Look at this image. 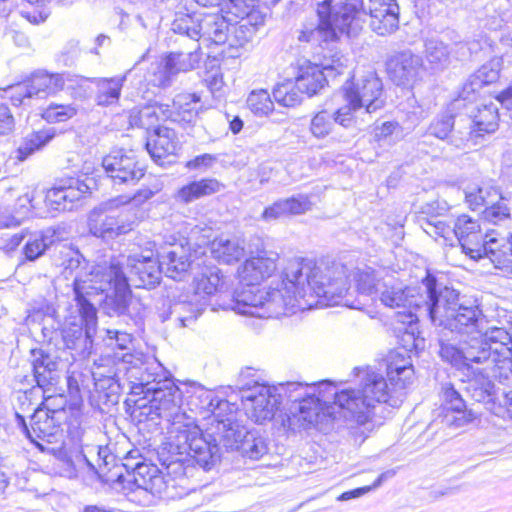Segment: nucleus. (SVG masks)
Instances as JSON below:
<instances>
[{"mask_svg": "<svg viewBox=\"0 0 512 512\" xmlns=\"http://www.w3.org/2000/svg\"><path fill=\"white\" fill-rule=\"evenodd\" d=\"M438 355L467 377L464 389L471 399L495 409L498 389L494 381L512 379V336L505 328L493 326L481 336L459 341L442 336Z\"/></svg>", "mask_w": 512, "mask_h": 512, "instance_id": "f257e3e1", "label": "nucleus"}, {"mask_svg": "<svg viewBox=\"0 0 512 512\" xmlns=\"http://www.w3.org/2000/svg\"><path fill=\"white\" fill-rule=\"evenodd\" d=\"M320 275L315 270V262L308 259H292L288 261L282 274V288L270 287L268 290L261 289L259 284L241 283V288L234 293V309L243 315L260 318H271L281 314L287 307L294 308L296 305H313V295H335L339 296L344 291L343 286H337L332 282L324 286L323 282L317 280Z\"/></svg>", "mask_w": 512, "mask_h": 512, "instance_id": "f03ea898", "label": "nucleus"}, {"mask_svg": "<svg viewBox=\"0 0 512 512\" xmlns=\"http://www.w3.org/2000/svg\"><path fill=\"white\" fill-rule=\"evenodd\" d=\"M169 456L163 460L169 475L188 477L195 464L205 471L213 469L224 452L236 451L246 427L232 416L214 419L202 431L197 425H175L170 431Z\"/></svg>", "mask_w": 512, "mask_h": 512, "instance_id": "7ed1b4c3", "label": "nucleus"}, {"mask_svg": "<svg viewBox=\"0 0 512 512\" xmlns=\"http://www.w3.org/2000/svg\"><path fill=\"white\" fill-rule=\"evenodd\" d=\"M416 299L418 320L428 318L434 326L442 328L438 341L442 336L457 341L449 338L448 333L481 336L491 328L476 301L460 296L429 272L421 281Z\"/></svg>", "mask_w": 512, "mask_h": 512, "instance_id": "20e7f679", "label": "nucleus"}, {"mask_svg": "<svg viewBox=\"0 0 512 512\" xmlns=\"http://www.w3.org/2000/svg\"><path fill=\"white\" fill-rule=\"evenodd\" d=\"M361 381L358 390L342 389L335 386L334 404L347 410L359 424L373 420L377 407L386 404L392 408L399 407L405 397V388L412 382L414 369L410 359L390 361L387 374L391 384L388 386L385 377L372 369L355 368Z\"/></svg>", "mask_w": 512, "mask_h": 512, "instance_id": "39448f33", "label": "nucleus"}, {"mask_svg": "<svg viewBox=\"0 0 512 512\" xmlns=\"http://www.w3.org/2000/svg\"><path fill=\"white\" fill-rule=\"evenodd\" d=\"M280 394V404L287 406L282 425L298 431L318 423L321 414H331L334 404L335 385L330 381L317 384L286 382L275 385Z\"/></svg>", "mask_w": 512, "mask_h": 512, "instance_id": "423d86ee", "label": "nucleus"}, {"mask_svg": "<svg viewBox=\"0 0 512 512\" xmlns=\"http://www.w3.org/2000/svg\"><path fill=\"white\" fill-rule=\"evenodd\" d=\"M142 376L145 380L136 382L133 394H143V399L149 403L150 413L167 421L174 419L185 398V388L176 385L168 371L155 358L146 362Z\"/></svg>", "mask_w": 512, "mask_h": 512, "instance_id": "0eeeda50", "label": "nucleus"}, {"mask_svg": "<svg viewBox=\"0 0 512 512\" xmlns=\"http://www.w3.org/2000/svg\"><path fill=\"white\" fill-rule=\"evenodd\" d=\"M318 24H311V44L333 42L339 34L352 37L367 15L363 0H323L317 5Z\"/></svg>", "mask_w": 512, "mask_h": 512, "instance_id": "6e6552de", "label": "nucleus"}, {"mask_svg": "<svg viewBox=\"0 0 512 512\" xmlns=\"http://www.w3.org/2000/svg\"><path fill=\"white\" fill-rule=\"evenodd\" d=\"M315 270L319 272L320 275L317 276V280L323 282V285L326 287L330 285L332 282H335L337 286H343V292L341 295H313V299L317 298L316 303H321L325 305H335L340 301L344 300V304L354 309H361L365 303L360 300H356L355 302H349L347 299L348 291H349V279L353 277V280L356 283L357 292L361 296H369L373 297L376 295L383 286L382 277L379 272L374 270L371 267L364 266L362 268L357 267L353 270H348L346 265L343 264H333L332 266H323L317 265L315 263Z\"/></svg>", "mask_w": 512, "mask_h": 512, "instance_id": "1a4fd4ad", "label": "nucleus"}, {"mask_svg": "<svg viewBox=\"0 0 512 512\" xmlns=\"http://www.w3.org/2000/svg\"><path fill=\"white\" fill-rule=\"evenodd\" d=\"M451 110H461L453 140L457 148L465 147L469 142L476 145L479 137L493 133L498 128V106L493 102H478L477 94L474 98L462 99L459 106H456L455 99L451 103Z\"/></svg>", "mask_w": 512, "mask_h": 512, "instance_id": "9d476101", "label": "nucleus"}, {"mask_svg": "<svg viewBox=\"0 0 512 512\" xmlns=\"http://www.w3.org/2000/svg\"><path fill=\"white\" fill-rule=\"evenodd\" d=\"M66 418L63 408H50L48 399L38 406L30 417L29 424L25 418L16 413L17 426L26 438L41 452L63 440L62 423Z\"/></svg>", "mask_w": 512, "mask_h": 512, "instance_id": "9b49d317", "label": "nucleus"}, {"mask_svg": "<svg viewBox=\"0 0 512 512\" xmlns=\"http://www.w3.org/2000/svg\"><path fill=\"white\" fill-rule=\"evenodd\" d=\"M249 374L250 369L240 374L236 388L247 417L257 424H264L271 421L280 410V394L277 393L275 385L249 379Z\"/></svg>", "mask_w": 512, "mask_h": 512, "instance_id": "f8f14e48", "label": "nucleus"}, {"mask_svg": "<svg viewBox=\"0 0 512 512\" xmlns=\"http://www.w3.org/2000/svg\"><path fill=\"white\" fill-rule=\"evenodd\" d=\"M78 302L80 318L67 321L54 337H60L63 347L74 351L73 357L85 358L92 353L93 337L96 333L97 310L85 297Z\"/></svg>", "mask_w": 512, "mask_h": 512, "instance_id": "ddd939ff", "label": "nucleus"}, {"mask_svg": "<svg viewBox=\"0 0 512 512\" xmlns=\"http://www.w3.org/2000/svg\"><path fill=\"white\" fill-rule=\"evenodd\" d=\"M96 277H101L98 284L89 285V288L107 293L103 308L109 316L126 315L129 308L128 301L131 296L130 284L127 274L123 271V262L118 259H111L109 265L99 266Z\"/></svg>", "mask_w": 512, "mask_h": 512, "instance_id": "4468645a", "label": "nucleus"}, {"mask_svg": "<svg viewBox=\"0 0 512 512\" xmlns=\"http://www.w3.org/2000/svg\"><path fill=\"white\" fill-rule=\"evenodd\" d=\"M418 290L419 286L406 287L403 289L401 287L388 286L386 283H383L382 289L379 291L381 303L386 307L399 309L397 312L398 321L403 324H408V328L402 337L407 350L417 349L420 342L424 341L418 337L416 338L414 335L413 324L418 321V304L416 299Z\"/></svg>", "mask_w": 512, "mask_h": 512, "instance_id": "2eb2a0df", "label": "nucleus"}, {"mask_svg": "<svg viewBox=\"0 0 512 512\" xmlns=\"http://www.w3.org/2000/svg\"><path fill=\"white\" fill-rule=\"evenodd\" d=\"M344 99L347 102L345 108L349 113L365 108L366 114H371L381 109L385 100L383 96V84L374 71H368L360 77H353L343 86Z\"/></svg>", "mask_w": 512, "mask_h": 512, "instance_id": "dca6fc26", "label": "nucleus"}, {"mask_svg": "<svg viewBox=\"0 0 512 512\" xmlns=\"http://www.w3.org/2000/svg\"><path fill=\"white\" fill-rule=\"evenodd\" d=\"M201 55V47L197 41L189 42L185 49L168 53L156 65L154 78L151 80L153 85L157 87L170 86L177 74L197 68Z\"/></svg>", "mask_w": 512, "mask_h": 512, "instance_id": "f3484780", "label": "nucleus"}, {"mask_svg": "<svg viewBox=\"0 0 512 512\" xmlns=\"http://www.w3.org/2000/svg\"><path fill=\"white\" fill-rule=\"evenodd\" d=\"M150 358H146L141 353H118L106 355L94 361V368L105 369L104 374L127 380L128 392L133 394L136 382L143 380L142 373L145 369L146 362ZM145 380V377H144Z\"/></svg>", "mask_w": 512, "mask_h": 512, "instance_id": "a211bd4d", "label": "nucleus"}, {"mask_svg": "<svg viewBox=\"0 0 512 512\" xmlns=\"http://www.w3.org/2000/svg\"><path fill=\"white\" fill-rule=\"evenodd\" d=\"M86 77L65 73H48L37 71L28 79L32 93L37 97L53 95L62 90H68L75 99L86 97Z\"/></svg>", "mask_w": 512, "mask_h": 512, "instance_id": "6ab92c4d", "label": "nucleus"}, {"mask_svg": "<svg viewBox=\"0 0 512 512\" xmlns=\"http://www.w3.org/2000/svg\"><path fill=\"white\" fill-rule=\"evenodd\" d=\"M123 262L129 274L127 280L130 285L136 288L153 289L160 284L162 270L158 259H154L151 249L141 253H133L127 257H113Z\"/></svg>", "mask_w": 512, "mask_h": 512, "instance_id": "aec40b11", "label": "nucleus"}, {"mask_svg": "<svg viewBox=\"0 0 512 512\" xmlns=\"http://www.w3.org/2000/svg\"><path fill=\"white\" fill-rule=\"evenodd\" d=\"M102 167L114 185H134L144 174V166L137 160L133 151L123 148L112 149L102 159Z\"/></svg>", "mask_w": 512, "mask_h": 512, "instance_id": "412c9836", "label": "nucleus"}, {"mask_svg": "<svg viewBox=\"0 0 512 512\" xmlns=\"http://www.w3.org/2000/svg\"><path fill=\"white\" fill-rule=\"evenodd\" d=\"M468 256L476 261L489 259L504 275L512 276V234L501 236L492 231L484 235L481 246L468 248Z\"/></svg>", "mask_w": 512, "mask_h": 512, "instance_id": "4be33fe9", "label": "nucleus"}, {"mask_svg": "<svg viewBox=\"0 0 512 512\" xmlns=\"http://www.w3.org/2000/svg\"><path fill=\"white\" fill-rule=\"evenodd\" d=\"M55 264L63 268L65 278L73 277L77 301H79L80 297H84L83 291L89 289V285L86 286L88 282H90V285H95L98 284V280L101 278L96 277L95 274L100 265H97L88 272L87 263L81 253L67 245H62L59 249V257L55 259ZM105 265H109V263H104L102 266Z\"/></svg>", "mask_w": 512, "mask_h": 512, "instance_id": "5701e85b", "label": "nucleus"}, {"mask_svg": "<svg viewBox=\"0 0 512 512\" xmlns=\"http://www.w3.org/2000/svg\"><path fill=\"white\" fill-rule=\"evenodd\" d=\"M439 396L442 401V414L439 418L443 426L463 428L476 420V413L467 408L462 395L451 382L441 384Z\"/></svg>", "mask_w": 512, "mask_h": 512, "instance_id": "b1692460", "label": "nucleus"}, {"mask_svg": "<svg viewBox=\"0 0 512 512\" xmlns=\"http://www.w3.org/2000/svg\"><path fill=\"white\" fill-rule=\"evenodd\" d=\"M185 388V398L191 411L199 412L203 418L213 415L215 419L222 417L223 412L230 409L228 400L219 397L215 391L203 385L191 382L182 383Z\"/></svg>", "mask_w": 512, "mask_h": 512, "instance_id": "393cba45", "label": "nucleus"}, {"mask_svg": "<svg viewBox=\"0 0 512 512\" xmlns=\"http://www.w3.org/2000/svg\"><path fill=\"white\" fill-rule=\"evenodd\" d=\"M387 73L397 86L413 87L423 71L422 58L410 50L392 55L386 63Z\"/></svg>", "mask_w": 512, "mask_h": 512, "instance_id": "a878e982", "label": "nucleus"}, {"mask_svg": "<svg viewBox=\"0 0 512 512\" xmlns=\"http://www.w3.org/2000/svg\"><path fill=\"white\" fill-rule=\"evenodd\" d=\"M89 189V186L78 178L61 180L59 184L47 191L46 206L58 212L72 210L74 202L80 200Z\"/></svg>", "mask_w": 512, "mask_h": 512, "instance_id": "bb28decb", "label": "nucleus"}, {"mask_svg": "<svg viewBox=\"0 0 512 512\" xmlns=\"http://www.w3.org/2000/svg\"><path fill=\"white\" fill-rule=\"evenodd\" d=\"M200 96L196 93H180L168 105V117L171 122L189 128L188 135L195 137V123L199 113Z\"/></svg>", "mask_w": 512, "mask_h": 512, "instance_id": "cd10ccee", "label": "nucleus"}, {"mask_svg": "<svg viewBox=\"0 0 512 512\" xmlns=\"http://www.w3.org/2000/svg\"><path fill=\"white\" fill-rule=\"evenodd\" d=\"M370 26L379 35L395 32L399 27V6L395 0H369Z\"/></svg>", "mask_w": 512, "mask_h": 512, "instance_id": "c85d7f7f", "label": "nucleus"}, {"mask_svg": "<svg viewBox=\"0 0 512 512\" xmlns=\"http://www.w3.org/2000/svg\"><path fill=\"white\" fill-rule=\"evenodd\" d=\"M89 231L92 235L104 240L115 239L133 229L131 222L125 214H92L89 218Z\"/></svg>", "mask_w": 512, "mask_h": 512, "instance_id": "c756f323", "label": "nucleus"}, {"mask_svg": "<svg viewBox=\"0 0 512 512\" xmlns=\"http://www.w3.org/2000/svg\"><path fill=\"white\" fill-rule=\"evenodd\" d=\"M232 19H228L217 10L211 13L201 12L200 39L221 45L227 42L232 30H235Z\"/></svg>", "mask_w": 512, "mask_h": 512, "instance_id": "7c9ffc66", "label": "nucleus"}, {"mask_svg": "<svg viewBox=\"0 0 512 512\" xmlns=\"http://www.w3.org/2000/svg\"><path fill=\"white\" fill-rule=\"evenodd\" d=\"M502 66L501 58H493L483 64L469 79L464 83L458 97L456 98V106L461 104L462 99H470L484 85L494 83L498 80Z\"/></svg>", "mask_w": 512, "mask_h": 512, "instance_id": "2f4dec72", "label": "nucleus"}, {"mask_svg": "<svg viewBox=\"0 0 512 512\" xmlns=\"http://www.w3.org/2000/svg\"><path fill=\"white\" fill-rule=\"evenodd\" d=\"M104 372L103 368L92 369L94 390L99 402L106 406H113L119 402L121 392L128 390L127 380L107 376Z\"/></svg>", "mask_w": 512, "mask_h": 512, "instance_id": "473e14b6", "label": "nucleus"}, {"mask_svg": "<svg viewBox=\"0 0 512 512\" xmlns=\"http://www.w3.org/2000/svg\"><path fill=\"white\" fill-rule=\"evenodd\" d=\"M352 120L353 115L349 113V108H345V106L334 111L323 109L312 117L310 131L314 137L322 139L332 132L335 124L347 128L351 126Z\"/></svg>", "mask_w": 512, "mask_h": 512, "instance_id": "72a5a7b5", "label": "nucleus"}, {"mask_svg": "<svg viewBox=\"0 0 512 512\" xmlns=\"http://www.w3.org/2000/svg\"><path fill=\"white\" fill-rule=\"evenodd\" d=\"M45 453H49L55 456V458L62 464L60 475L67 478H75L79 470L84 469L86 466L92 467V464L88 460L87 456L81 449H70L64 448V441L49 446Z\"/></svg>", "mask_w": 512, "mask_h": 512, "instance_id": "f704fd0d", "label": "nucleus"}, {"mask_svg": "<svg viewBox=\"0 0 512 512\" xmlns=\"http://www.w3.org/2000/svg\"><path fill=\"white\" fill-rule=\"evenodd\" d=\"M145 147L152 159L159 163L167 156L176 153L178 149L176 133L171 128L157 126L148 137Z\"/></svg>", "mask_w": 512, "mask_h": 512, "instance_id": "c9c22d12", "label": "nucleus"}, {"mask_svg": "<svg viewBox=\"0 0 512 512\" xmlns=\"http://www.w3.org/2000/svg\"><path fill=\"white\" fill-rule=\"evenodd\" d=\"M224 189V185L216 178L205 177L193 180L180 187L174 194L177 203L190 204L201 198L212 196Z\"/></svg>", "mask_w": 512, "mask_h": 512, "instance_id": "e433bc0d", "label": "nucleus"}, {"mask_svg": "<svg viewBox=\"0 0 512 512\" xmlns=\"http://www.w3.org/2000/svg\"><path fill=\"white\" fill-rule=\"evenodd\" d=\"M276 270L275 259L263 251L255 257L247 259L238 269L241 283L259 284L270 277Z\"/></svg>", "mask_w": 512, "mask_h": 512, "instance_id": "4c0bfd02", "label": "nucleus"}, {"mask_svg": "<svg viewBox=\"0 0 512 512\" xmlns=\"http://www.w3.org/2000/svg\"><path fill=\"white\" fill-rule=\"evenodd\" d=\"M312 209V202L309 196L298 194L285 199H279L272 205L266 207L262 213L265 221L277 220L291 215L304 214Z\"/></svg>", "mask_w": 512, "mask_h": 512, "instance_id": "58836bf2", "label": "nucleus"}, {"mask_svg": "<svg viewBox=\"0 0 512 512\" xmlns=\"http://www.w3.org/2000/svg\"><path fill=\"white\" fill-rule=\"evenodd\" d=\"M206 301L201 302L197 295L187 297L186 299L175 301L169 305V314H160L162 322L173 318L179 322L181 327L190 326L204 311Z\"/></svg>", "mask_w": 512, "mask_h": 512, "instance_id": "ea45409f", "label": "nucleus"}, {"mask_svg": "<svg viewBox=\"0 0 512 512\" xmlns=\"http://www.w3.org/2000/svg\"><path fill=\"white\" fill-rule=\"evenodd\" d=\"M162 273L167 277L181 281L191 268L192 261L181 246L173 247L171 250L158 256Z\"/></svg>", "mask_w": 512, "mask_h": 512, "instance_id": "a19ab883", "label": "nucleus"}, {"mask_svg": "<svg viewBox=\"0 0 512 512\" xmlns=\"http://www.w3.org/2000/svg\"><path fill=\"white\" fill-rule=\"evenodd\" d=\"M57 240V230L54 228H47L42 231L29 232L25 239L21 253L23 260L21 262H34L42 257L45 252Z\"/></svg>", "mask_w": 512, "mask_h": 512, "instance_id": "79ce46f5", "label": "nucleus"}, {"mask_svg": "<svg viewBox=\"0 0 512 512\" xmlns=\"http://www.w3.org/2000/svg\"><path fill=\"white\" fill-rule=\"evenodd\" d=\"M31 354L33 357L32 367L34 379L37 386L45 391L46 387L56 381L58 369L57 358L43 349H33Z\"/></svg>", "mask_w": 512, "mask_h": 512, "instance_id": "37998d69", "label": "nucleus"}, {"mask_svg": "<svg viewBox=\"0 0 512 512\" xmlns=\"http://www.w3.org/2000/svg\"><path fill=\"white\" fill-rule=\"evenodd\" d=\"M127 71L124 75L110 78H86L96 86L95 102L99 106L108 107L118 103L121 90L127 80Z\"/></svg>", "mask_w": 512, "mask_h": 512, "instance_id": "c03bdc74", "label": "nucleus"}, {"mask_svg": "<svg viewBox=\"0 0 512 512\" xmlns=\"http://www.w3.org/2000/svg\"><path fill=\"white\" fill-rule=\"evenodd\" d=\"M452 232L466 255L469 252L468 248L477 249L483 242L484 236L481 234L478 221L465 214L456 219Z\"/></svg>", "mask_w": 512, "mask_h": 512, "instance_id": "a18cd8bd", "label": "nucleus"}, {"mask_svg": "<svg viewBox=\"0 0 512 512\" xmlns=\"http://www.w3.org/2000/svg\"><path fill=\"white\" fill-rule=\"evenodd\" d=\"M296 81L298 87L311 97L324 88L329 80L320 65L306 61L300 65Z\"/></svg>", "mask_w": 512, "mask_h": 512, "instance_id": "49530a36", "label": "nucleus"}, {"mask_svg": "<svg viewBox=\"0 0 512 512\" xmlns=\"http://www.w3.org/2000/svg\"><path fill=\"white\" fill-rule=\"evenodd\" d=\"M201 25V12L188 10H179L175 13L174 20L171 24L173 32L179 34L182 39H187L188 42L200 40V28Z\"/></svg>", "mask_w": 512, "mask_h": 512, "instance_id": "de8ad7c7", "label": "nucleus"}, {"mask_svg": "<svg viewBox=\"0 0 512 512\" xmlns=\"http://www.w3.org/2000/svg\"><path fill=\"white\" fill-rule=\"evenodd\" d=\"M209 250L214 259L224 264L238 262L244 256V247L240 242L225 236L215 238Z\"/></svg>", "mask_w": 512, "mask_h": 512, "instance_id": "09e8293b", "label": "nucleus"}, {"mask_svg": "<svg viewBox=\"0 0 512 512\" xmlns=\"http://www.w3.org/2000/svg\"><path fill=\"white\" fill-rule=\"evenodd\" d=\"M130 115V122L132 125L149 130L157 127L156 123L160 120H169L168 117V104L153 103L146 105Z\"/></svg>", "mask_w": 512, "mask_h": 512, "instance_id": "8fccbe9b", "label": "nucleus"}, {"mask_svg": "<svg viewBox=\"0 0 512 512\" xmlns=\"http://www.w3.org/2000/svg\"><path fill=\"white\" fill-rule=\"evenodd\" d=\"M54 136L55 131L53 128L42 129L28 134L17 148L15 158L19 161L26 160L30 155L48 144Z\"/></svg>", "mask_w": 512, "mask_h": 512, "instance_id": "3c124183", "label": "nucleus"}, {"mask_svg": "<svg viewBox=\"0 0 512 512\" xmlns=\"http://www.w3.org/2000/svg\"><path fill=\"white\" fill-rule=\"evenodd\" d=\"M236 451L243 457L258 460L268 452V447L266 440L260 435L259 431L246 428L245 436L241 438Z\"/></svg>", "mask_w": 512, "mask_h": 512, "instance_id": "603ef678", "label": "nucleus"}, {"mask_svg": "<svg viewBox=\"0 0 512 512\" xmlns=\"http://www.w3.org/2000/svg\"><path fill=\"white\" fill-rule=\"evenodd\" d=\"M458 117L459 114L455 116L449 113L438 115L429 125L428 134L442 140L447 139L450 144L456 147L453 140L458 128Z\"/></svg>", "mask_w": 512, "mask_h": 512, "instance_id": "864d4df0", "label": "nucleus"}, {"mask_svg": "<svg viewBox=\"0 0 512 512\" xmlns=\"http://www.w3.org/2000/svg\"><path fill=\"white\" fill-rule=\"evenodd\" d=\"M302 88L298 87V83L288 80L284 83L277 84L273 89V97L277 103L284 107H294L302 102Z\"/></svg>", "mask_w": 512, "mask_h": 512, "instance_id": "5fc2aeb1", "label": "nucleus"}, {"mask_svg": "<svg viewBox=\"0 0 512 512\" xmlns=\"http://www.w3.org/2000/svg\"><path fill=\"white\" fill-rule=\"evenodd\" d=\"M224 281L222 275L217 268L210 269L208 273H204L202 277L197 281L195 295L200 299V296L214 295L222 290Z\"/></svg>", "mask_w": 512, "mask_h": 512, "instance_id": "6e6d98bb", "label": "nucleus"}, {"mask_svg": "<svg viewBox=\"0 0 512 512\" xmlns=\"http://www.w3.org/2000/svg\"><path fill=\"white\" fill-rule=\"evenodd\" d=\"M254 6V0H223L219 11L231 15L232 23H236L237 19L250 17Z\"/></svg>", "mask_w": 512, "mask_h": 512, "instance_id": "4d7b16f0", "label": "nucleus"}, {"mask_svg": "<svg viewBox=\"0 0 512 512\" xmlns=\"http://www.w3.org/2000/svg\"><path fill=\"white\" fill-rule=\"evenodd\" d=\"M132 468L133 473L129 474V479H125V476L120 472L116 474V480L120 483H133L136 488L140 489V480H148L156 472H159L155 465L148 464L144 460L137 461Z\"/></svg>", "mask_w": 512, "mask_h": 512, "instance_id": "13d9d810", "label": "nucleus"}, {"mask_svg": "<svg viewBox=\"0 0 512 512\" xmlns=\"http://www.w3.org/2000/svg\"><path fill=\"white\" fill-rule=\"evenodd\" d=\"M103 341L108 348L118 350L117 352L122 354L129 352L133 337L130 333L124 331L106 329Z\"/></svg>", "mask_w": 512, "mask_h": 512, "instance_id": "bf43d9fd", "label": "nucleus"}, {"mask_svg": "<svg viewBox=\"0 0 512 512\" xmlns=\"http://www.w3.org/2000/svg\"><path fill=\"white\" fill-rule=\"evenodd\" d=\"M77 107L73 104L51 103L43 112L45 120L52 123L65 122L77 114Z\"/></svg>", "mask_w": 512, "mask_h": 512, "instance_id": "052dcab7", "label": "nucleus"}, {"mask_svg": "<svg viewBox=\"0 0 512 512\" xmlns=\"http://www.w3.org/2000/svg\"><path fill=\"white\" fill-rule=\"evenodd\" d=\"M247 106L258 116L267 115L273 110V102L266 90L252 91L247 98Z\"/></svg>", "mask_w": 512, "mask_h": 512, "instance_id": "680f3d73", "label": "nucleus"}, {"mask_svg": "<svg viewBox=\"0 0 512 512\" xmlns=\"http://www.w3.org/2000/svg\"><path fill=\"white\" fill-rule=\"evenodd\" d=\"M5 96L10 99L12 105L18 107L26 105L27 101L34 97L28 80L13 84L4 89Z\"/></svg>", "mask_w": 512, "mask_h": 512, "instance_id": "e2e57ef3", "label": "nucleus"}, {"mask_svg": "<svg viewBox=\"0 0 512 512\" xmlns=\"http://www.w3.org/2000/svg\"><path fill=\"white\" fill-rule=\"evenodd\" d=\"M426 59L434 65L444 63L448 58V50L443 42L436 39H427L425 42Z\"/></svg>", "mask_w": 512, "mask_h": 512, "instance_id": "0e129e2a", "label": "nucleus"}, {"mask_svg": "<svg viewBox=\"0 0 512 512\" xmlns=\"http://www.w3.org/2000/svg\"><path fill=\"white\" fill-rule=\"evenodd\" d=\"M395 475L393 470H388L381 473L371 486H364L353 490L342 493L337 499L339 501H347L350 499L358 498L371 491L372 489L378 488L385 480Z\"/></svg>", "mask_w": 512, "mask_h": 512, "instance_id": "69168bd1", "label": "nucleus"}, {"mask_svg": "<svg viewBox=\"0 0 512 512\" xmlns=\"http://www.w3.org/2000/svg\"><path fill=\"white\" fill-rule=\"evenodd\" d=\"M510 216V209L506 203L497 200L494 204H490L483 211V217L485 220L494 224L501 222Z\"/></svg>", "mask_w": 512, "mask_h": 512, "instance_id": "338daca9", "label": "nucleus"}, {"mask_svg": "<svg viewBox=\"0 0 512 512\" xmlns=\"http://www.w3.org/2000/svg\"><path fill=\"white\" fill-rule=\"evenodd\" d=\"M218 161L217 155L204 153L197 155L194 158L186 162L185 168L189 170H197L200 172H206L211 169Z\"/></svg>", "mask_w": 512, "mask_h": 512, "instance_id": "774afa93", "label": "nucleus"}]
</instances>
